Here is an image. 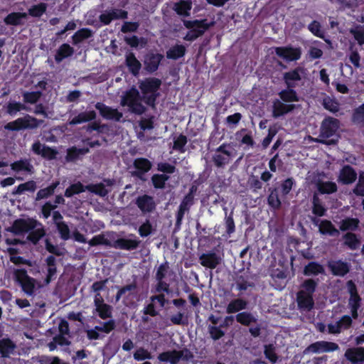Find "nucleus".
I'll list each match as a JSON object with an SVG mask.
<instances>
[{
    "label": "nucleus",
    "instance_id": "nucleus-1",
    "mask_svg": "<svg viewBox=\"0 0 364 364\" xmlns=\"http://www.w3.org/2000/svg\"><path fill=\"white\" fill-rule=\"evenodd\" d=\"M301 70L302 68L297 67L294 70L284 73L283 80L287 88L281 90L278 94L282 102H295L299 101V97L294 88L296 86L295 82L301 80L300 75Z\"/></svg>",
    "mask_w": 364,
    "mask_h": 364
},
{
    "label": "nucleus",
    "instance_id": "nucleus-2",
    "mask_svg": "<svg viewBox=\"0 0 364 364\" xmlns=\"http://www.w3.org/2000/svg\"><path fill=\"white\" fill-rule=\"evenodd\" d=\"M161 80L156 77H147L139 82V88L142 94V100L148 106L155 108L156 100L160 96L159 92Z\"/></svg>",
    "mask_w": 364,
    "mask_h": 364
},
{
    "label": "nucleus",
    "instance_id": "nucleus-3",
    "mask_svg": "<svg viewBox=\"0 0 364 364\" xmlns=\"http://www.w3.org/2000/svg\"><path fill=\"white\" fill-rule=\"evenodd\" d=\"M142 95H140L136 87L132 86L127 90L121 99V105L128 107L131 112L136 114H142L146 112V107L141 104Z\"/></svg>",
    "mask_w": 364,
    "mask_h": 364
},
{
    "label": "nucleus",
    "instance_id": "nucleus-4",
    "mask_svg": "<svg viewBox=\"0 0 364 364\" xmlns=\"http://www.w3.org/2000/svg\"><path fill=\"white\" fill-rule=\"evenodd\" d=\"M183 26L189 29L183 39L186 41H193L202 36L206 31L213 26L214 22H208L206 18L196 20H183Z\"/></svg>",
    "mask_w": 364,
    "mask_h": 364
},
{
    "label": "nucleus",
    "instance_id": "nucleus-5",
    "mask_svg": "<svg viewBox=\"0 0 364 364\" xmlns=\"http://www.w3.org/2000/svg\"><path fill=\"white\" fill-rule=\"evenodd\" d=\"M44 121L38 119L29 114L19 117L12 122H8L4 129L8 131L18 132L24 129H34L41 126Z\"/></svg>",
    "mask_w": 364,
    "mask_h": 364
},
{
    "label": "nucleus",
    "instance_id": "nucleus-6",
    "mask_svg": "<svg viewBox=\"0 0 364 364\" xmlns=\"http://www.w3.org/2000/svg\"><path fill=\"white\" fill-rule=\"evenodd\" d=\"M14 279L18 284L23 291L26 294L31 296L35 291L36 280L28 276L25 269H16L14 271Z\"/></svg>",
    "mask_w": 364,
    "mask_h": 364
},
{
    "label": "nucleus",
    "instance_id": "nucleus-7",
    "mask_svg": "<svg viewBox=\"0 0 364 364\" xmlns=\"http://www.w3.org/2000/svg\"><path fill=\"white\" fill-rule=\"evenodd\" d=\"M38 225H41V223L34 218H18L14 221L12 225L7 230L15 235H21L30 230H33V229H35Z\"/></svg>",
    "mask_w": 364,
    "mask_h": 364
},
{
    "label": "nucleus",
    "instance_id": "nucleus-8",
    "mask_svg": "<svg viewBox=\"0 0 364 364\" xmlns=\"http://www.w3.org/2000/svg\"><path fill=\"white\" fill-rule=\"evenodd\" d=\"M229 144L223 143L215 149V154L212 156V161L217 168H223L228 164L233 156L232 151L227 149Z\"/></svg>",
    "mask_w": 364,
    "mask_h": 364
},
{
    "label": "nucleus",
    "instance_id": "nucleus-9",
    "mask_svg": "<svg viewBox=\"0 0 364 364\" xmlns=\"http://www.w3.org/2000/svg\"><path fill=\"white\" fill-rule=\"evenodd\" d=\"M134 171H132V176L141 181H146L145 175L152 168V163L146 158H136L133 161Z\"/></svg>",
    "mask_w": 364,
    "mask_h": 364
},
{
    "label": "nucleus",
    "instance_id": "nucleus-10",
    "mask_svg": "<svg viewBox=\"0 0 364 364\" xmlns=\"http://www.w3.org/2000/svg\"><path fill=\"white\" fill-rule=\"evenodd\" d=\"M340 127V121L332 117H326L321 122L320 128V136L323 139H329L334 136Z\"/></svg>",
    "mask_w": 364,
    "mask_h": 364
},
{
    "label": "nucleus",
    "instance_id": "nucleus-11",
    "mask_svg": "<svg viewBox=\"0 0 364 364\" xmlns=\"http://www.w3.org/2000/svg\"><path fill=\"white\" fill-rule=\"evenodd\" d=\"M311 221L315 226H318V232L322 235L337 237L340 235L339 230L329 220H320L318 218L311 217Z\"/></svg>",
    "mask_w": 364,
    "mask_h": 364
},
{
    "label": "nucleus",
    "instance_id": "nucleus-12",
    "mask_svg": "<svg viewBox=\"0 0 364 364\" xmlns=\"http://www.w3.org/2000/svg\"><path fill=\"white\" fill-rule=\"evenodd\" d=\"M327 267L332 275L343 277L350 272L351 265L343 259H331L328 261Z\"/></svg>",
    "mask_w": 364,
    "mask_h": 364
},
{
    "label": "nucleus",
    "instance_id": "nucleus-13",
    "mask_svg": "<svg viewBox=\"0 0 364 364\" xmlns=\"http://www.w3.org/2000/svg\"><path fill=\"white\" fill-rule=\"evenodd\" d=\"M339 350V346L336 343L320 341L310 344L306 351L313 353H330Z\"/></svg>",
    "mask_w": 364,
    "mask_h": 364
},
{
    "label": "nucleus",
    "instance_id": "nucleus-14",
    "mask_svg": "<svg viewBox=\"0 0 364 364\" xmlns=\"http://www.w3.org/2000/svg\"><path fill=\"white\" fill-rule=\"evenodd\" d=\"M276 55L287 61H296L301 58V50L300 48H294L291 46L275 48Z\"/></svg>",
    "mask_w": 364,
    "mask_h": 364
},
{
    "label": "nucleus",
    "instance_id": "nucleus-15",
    "mask_svg": "<svg viewBox=\"0 0 364 364\" xmlns=\"http://www.w3.org/2000/svg\"><path fill=\"white\" fill-rule=\"evenodd\" d=\"M135 204L144 215L151 213L156 208L154 198L148 194L139 196L135 200Z\"/></svg>",
    "mask_w": 364,
    "mask_h": 364
},
{
    "label": "nucleus",
    "instance_id": "nucleus-16",
    "mask_svg": "<svg viewBox=\"0 0 364 364\" xmlns=\"http://www.w3.org/2000/svg\"><path fill=\"white\" fill-rule=\"evenodd\" d=\"M32 151L37 155H41L43 159L53 160L58 154L55 149L42 144L39 141H35L31 146Z\"/></svg>",
    "mask_w": 364,
    "mask_h": 364
},
{
    "label": "nucleus",
    "instance_id": "nucleus-17",
    "mask_svg": "<svg viewBox=\"0 0 364 364\" xmlns=\"http://www.w3.org/2000/svg\"><path fill=\"white\" fill-rule=\"evenodd\" d=\"M95 108L100 112V115L106 119L119 122L123 117L122 113L117 109L107 106L102 102H97Z\"/></svg>",
    "mask_w": 364,
    "mask_h": 364
},
{
    "label": "nucleus",
    "instance_id": "nucleus-18",
    "mask_svg": "<svg viewBox=\"0 0 364 364\" xmlns=\"http://www.w3.org/2000/svg\"><path fill=\"white\" fill-rule=\"evenodd\" d=\"M358 178L355 170L348 164L344 165L340 170L338 181L343 185L353 183Z\"/></svg>",
    "mask_w": 364,
    "mask_h": 364
},
{
    "label": "nucleus",
    "instance_id": "nucleus-19",
    "mask_svg": "<svg viewBox=\"0 0 364 364\" xmlns=\"http://www.w3.org/2000/svg\"><path fill=\"white\" fill-rule=\"evenodd\" d=\"M130 236L134 237V239L124 237L118 238L112 243V247L128 251L136 250L139 247L141 241L137 239L134 234H132Z\"/></svg>",
    "mask_w": 364,
    "mask_h": 364
},
{
    "label": "nucleus",
    "instance_id": "nucleus-20",
    "mask_svg": "<svg viewBox=\"0 0 364 364\" xmlns=\"http://www.w3.org/2000/svg\"><path fill=\"white\" fill-rule=\"evenodd\" d=\"M200 264L206 268L213 269L221 262V257L213 252L203 253L199 257Z\"/></svg>",
    "mask_w": 364,
    "mask_h": 364
},
{
    "label": "nucleus",
    "instance_id": "nucleus-21",
    "mask_svg": "<svg viewBox=\"0 0 364 364\" xmlns=\"http://www.w3.org/2000/svg\"><path fill=\"white\" fill-rule=\"evenodd\" d=\"M344 356L350 364H363L364 347L349 348L346 350Z\"/></svg>",
    "mask_w": 364,
    "mask_h": 364
},
{
    "label": "nucleus",
    "instance_id": "nucleus-22",
    "mask_svg": "<svg viewBox=\"0 0 364 364\" xmlns=\"http://www.w3.org/2000/svg\"><path fill=\"white\" fill-rule=\"evenodd\" d=\"M164 55L161 53H149L146 55L144 60L145 70L149 73L156 72L164 59Z\"/></svg>",
    "mask_w": 364,
    "mask_h": 364
},
{
    "label": "nucleus",
    "instance_id": "nucleus-23",
    "mask_svg": "<svg viewBox=\"0 0 364 364\" xmlns=\"http://www.w3.org/2000/svg\"><path fill=\"white\" fill-rule=\"evenodd\" d=\"M346 288L348 293L350 295L348 299V307L349 306H360L362 299L358 294V288L355 283L353 280H348L346 282Z\"/></svg>",
    "mask_w": 364,
    "mask_h": 364
},
{
    "label": "nucleus",
    "instance_id": "nucleus-24",
    "mask_svg": "<svg viewBox=\"0 0 364 364\" xmlns=\"http://www.w3.org/2000/svg\"><path fill=\"white\" fill-rule=\"evenodd\" d=\"M194 203V199L185 196L179 205L178 210L176 215V228H180L186 212L189 211L191 205Z\"/></svg>",
    "mask_w": 364,
    "mask_h": 364
},
{
    "label": "nucleus",
    "instance_id": "nucleus-25",
    "mask_svg": "<svg viewBox=\"0 0 364 364\" xmlns=\"http://www.w3.org/2000/svg\"><path fill=\"white\" fill-rule=\"evenodd\" d=\"M295 109L294 104H284L283 102L276 99L272 105V116L279 118Z\"/></svg>",
    "mask_w": 364,
    "mask_h": 364
},
{
    "label": "nucleus",
    "instance_id": "nucleus-26",
    "mask_svg": "<svg viewBox=\"0 0 364 364\" xmlns=\"http://www.w3.org/2000/svg\"><path fill=\"white\" fill-rule=\"evenodd\" d=\"M296 301L298 307L301 310L310 311L314 306L313 296L306 294L303 290L297 293Z\"/></svg>",
    "mask_w": 364,
    "mask_h": 364
},
{
    "label": "nucleus",
    "instance_id": "nucleus-27",
    "mask_svg": "<svg viewBox=\"0 0 364 364\" xmlns=\"http://www.w3.org/2000/svg\"><path fill=\"white\" fill-rule=\"evenodd\" d=\"M89 152V147L77 148L75 146H73L67 149L65 159L67 162H75L77 160L81 159L82 156Z\"/></svg>",
    "mask_w": 364,
    "mask_h": 364
},
{
    "label": "nucleus",
    "instance_id": "nucleus-28",
    "mask_svg": "<svg viewBox=\"0 0 364 364\" xmlns=\"http://www.w3.org/2000/svg\"><path fill=\"white\" fill-rule=\"evenodd\" d=\"M10 166L11 170L16 173L24 171L32 174L34 171L33 166L28 159H21L20 160L15 161L10 164Z\"/></svg>",
    "mask_w": 364,
    "mask_h": 364
},
{
    "label": "nucleus",
    "instance_id": "nucleus-29",
    "mask_svg": "<svg viewBox=\"0 0 364 364\" xmlns=\"http://www.w3.org/2000/svg\"><path fill=\"white\" fill-rule=\"evenodd\" d=\"M74 48L68 43H64L56 50L54 58L56 63H60L64 59L73 55Z\"/></svg>",
    "mask_w": 364,
    "mask_h": 364
},
{
    "label": "nucleus",
    "instance_id": "nucleus-30",
    "mask_svg": "<svg viewBox=\"0 0 364 364\" xmlns=\"http://www.w3.org/2000/svg\"><path fill=\"white\" fill-rule=\"evenodd\" d=\"M46 263L48 266L47 274L44 279L46 284H49L56 277L57 267H56V259L53 255H49L46 259Z\"/></svg>",
    "mask_w": 364,
    "mask_h": 364
},
{
    "label": "nucleus",
    "instance_id": "nucleus-31",
    "mask_svg": "<svg viewBox=\"0 0 364 364\" xmlns=\"http://www.w3.org/2000/svg\"><path fill=\"white\" fill-rule=\"evenodd\" d=\"M173 9L181 16L188 17L192 9L191 0H180L173 4Z\"/></svg>",
    "mask_w": 364,
    "mask_h": 364
},
{
    "label": "nucleus",
    "instance_id": "nucleus-32",
    "mask_svg": "<svg viewBox=\"0 0 364 364\" xmlns=\"http://www.w3.org/2000/svg\"><path fill=\"white\" fill-rule=\"evenodd\" d=\"M360 220L357 218L347 217L341 220L339 230L342 232H353L358 230Z\"/></svg>",
    "mask_w": 364,
    "mask_h": 364
},
{
    "label": "nucleus",
    "instance_id": "nucleus-33",
    "mask_svg": "<svg viewBox=\"0 0 364 364\" xmlns=\"http://www.w3.org/2000/svg\"><path fill=\"white\" fill-rule=\"evenodd\" d=\"M125 63L129 72L134 75L137 76L141 68V63L137 60L134 53H129L126 55Z\"/></svg>",
    "mask_w": 364,
    "mask_h": 364
},
{
    "label": "nucleus",
    "instance_id": "nucleus-34",
    "mask_svg": "<svg viewBox=\"0 0 364 364\" xmlns=\"http://www.w3.org/2000/svg\"><path fill=\"white\" fill-rule=\"evenodd\" d=\"M96 112L94 110L82 112L70 120L69 124L73 126L90 122L94 120L96 118Z\"/></svg>",
    "mask_w": 364,
    "mask_h": 364
},
{
    "label": "nucleus",
    "instance_id": "nucleus-35",
    "mask_svg": "<svg viewBox=\"0 0 364 364\" xmlns=\"http://www.w3.org/2000/svg\"><path fill=\"white\" fill-rule=\"evenodd\" d=\"M179 353L176 350H167L159 353L157 358L160 362L177 364L181 360Z\"/></svg>",
    "mask_w": 364,
    "mask_h": 364
},
{
    "label": "nucleus",
    "instance_id": "nucleus-36",
    "mask_svg": "<svg viewBox=\"0 0 364 364\" xmlns=\"http://www.w3.org/2000/svg\"><path fill=\"white\" fill-rule=\"evenodd\" d=\"M343 245L351 250H357L360 245V240L357 235L352 232H347L342 236Z\"/></svg>",
    "mask_w": 364,
    "mask_h": 364
},
{
    "label": "nucleus",
    "instance_id": "nucleus-37",
    "mask_svg": "<svg viewBox=\"0 0 364 364\" xmlns=\"http://www.w3.org/2000/svg\"><path fill=\"white\" fill-rule=\"evenodd\" d=\"M247 301L242 299H235L230 301L226 307V312L228 314L239 312L247 308Z\"/></svg>",
    "mask_w": 364,
    "mask_h": 364
},
{
    "label": "nucleus",
    "instance_id": "nucleus-38",
    "mask_svg": "<svg viewBox=\"0 0 364 364\" xmlns=\"http://www.w3.org/2000/svg\"><path fill=\"white\" fill-rule=\"evenodd\" d=\"M27 240L31 242L34 245H36L39 241L46 235V230L41 223V225H38L33 230L28 232Z\"/></svg>",
    "mask_w": 364,
    "mask_h": 364
},
{
    "label": "nucleus",
    "instance_id": "nucleus-39",
    "mask_svg": "<svg viewBox=\"0 0 364 364\" xmlns=\"http://www.w3.org/2000/svg\"><path fill=\"white\" fill-rule=\"evenodd\" d=\"M27 17L24 12H12L4 18V23L9 26H20L23 24V19Z\"/></svg>",
    "mask_w": 364,
    "mask_h": 364
},
{
    "label": "nucleus",
    "instance_id": "nucleus-40",
    "mask_svg": "<svg viewBox=\"0 0 364 364\" xmlns=\"http://www.w3.org/2000/svg\"><path fill=\"white\" fill-rule=\"evenodd\" d=\"M304 274L306 276H317L325 273L324 267L317 262H309L304 268Z\"/></svg>",
    "mask_w": 364,
    "mask_h": 364
},
{
    "label": "nucleus",
    "instance_id": "nucleus-41",
    "mask_svg": "<svg viewBox=\"0 0 364 364\" xmlns=\"http://www.w3.org/2000/svg\"><path fill=\"white\" fill-rule=\"evenodd\" d=\"M311 211L316 218L325 216L326 214L327 209L316 194H314L312 198Z\"/></svg>",
    "mask_w": 364,
    "mask_h": 364
},
{
    "label": "nucleus",
    "instance_id": "nucleus-42",
    "mask_svg": "<svg viewBox=\"0 0 364 364\" xmlns=\"http://www.w3.org/2000/svg\"><path fill=\"white\" fill-rule=\"evenodd\" d=\"M93 33L91 29L88 28H82L77 31L72 36L73 43L77 45L83 41L91 38Z\"/></svg>",
    "mask_w": 364,
    "mask_h": 364
},
{
    "label": "nucleus",
    "instance_id": "nucleus-43",
    "mask_svg": "<svg viewBox=\"0 0 364 364\" xmlns=\"http://www.w3.org/2000/svg\"><path fill=\"white\" fill-rule=\"evenodd\" d=\"M186 49L183 45H175L166 51V58L172 60H177L183 57Z\"/></svg>",
    "mask_w": 364,
    "mask_h": 364
},
{
    "label": "nucleus",
    "instance_id": "nucleus-44",
    "mask_svg": "<svg viewBox=\"0 0 364 364\" xmlns=\"http://www.w3.org/2000/svg\"><path fill=\"white\" fill-rule=\"evenodd\" d=\"M235 319L237 323L248 326L252 323H256L257 321V318L250 312L248 311H242L238 313L235 316Z\"/></svg>",
    "mask_w": 364,
    "mask_h": 364
},
{
    "label": "nucleus",
    "instance_id": "nucleus-45",
    "mask_svg": "<svg viewBox=\"0 0 364 364\" xmlns=\"http://www.w3.org/2000/svg\"><path fill=\"white\" fill-rule=\"evenodd\" d=\"M86 186L77 181L69 186L65 191L64 196L66 198H71L75 195L80 194L87 191Z\"/></svg>",
    "mask_w": 364,
    "mask_h": 364
},
{
    "label": "nucleus",
    "instance_id": "nucleus-46",
    "mask_svg": "<svg viewBox=\"0 0 364 364\" xmlns=\"http://www.w3.org/2000/svg\"><path fill=\"white\" fill-rule=\"evenodd\" d=\"M60 182L58 181L53 182L50 186L45 188L40 189L36 193V200H42L48 198V197L53 195L55 190L59 186Z\"/></svg>",
    "mask_w": 364,
    "mask_h": 364
},
{
    "label": "nucleus",
    "instance_id": "nucleus-47",
    "mask_svg": "<svg viewBox=\"0 0 364 364\" xmlns=\"http://www.w3.org/2000/svg\"><path fill=\"white\" fill-rule=\"evenodd\" d=\"M317 188L321 194H331L337 191L338 186L335 182L319 181L317 183Z\"/></svg>",
    "mask_w": 364,
    "mask_h": 364
},
{
    "label": "nucleus",
    "instance_id": "nucleus-48",
    "mask_svg": "<svg viewBox=\"0 0 364 364\" xmlns=\"http://www.w3.org/2000/svg\"><path fill=\"white\" fill-rule=\"evenodd\" d=\"M170 176L166 174L155 173L151 178V183L156 189H164L166 186V183L169 180Z\"/></svg>",
    "mask_w": 364,
    "mask_h": 364
},
{
    "label": "nucleus",
    "instance_id": "nucleus-49",
    "mask_svg": "<svg viewBox=\"0 0 364 364\" xmlns=\"http://www.w3.org/2000/svg\"><path fill=\"white\" fill-rule=\"evenodd\" d=\"M85 188H87V191L100 197H105L109 193L105 184L102 183H99L96 184H88L86 185Z\"/></svg>",
    "mask_w": 364,
    "mask_h": 364
},
{
    "label": "nucleus",
    "instance_id": "nucleus-50",
    "mask_svg": "<svg viewBox=\"0 0 364 364\" xmlns=\"http://www.w3.org/2000/svg\"><path fill=\"white\" fill-rule=\"evenodd\" d=\"M95 312L100 318L105 320L112 318V306L107 304L98 305L95 308Z\"/></svg>",
    "mask_w": 364,
    "mask_h": 364
},
{
    "label": "nucleus",
    "instance_id": "nucleus-51",
    "mask_svg": "<svg viewBox=\"0 0 364 364\" xmlns=\"http://www.w3.org/2000/svg\"><path fill=\"white\" fill-rule=\"evenodd\" d=\"M269 194L267 197V203L274 210H278L281 207V200L279 197L278 191L277 188L269 189Z\"/></svg>",
    "mask_w": 364,
    "mask_h": 364
},
{
    "label": "nucleus",
    "instance_id": "nucleus-52",
    "mask_svg": "<svg viewBox=\"0 0 364 364\" xmlns=\"http://www.w3.org/2000/svg\"><path fill=\"white\" fill-rule=\"evenodd\" d=\"M47 7L46 3L41 2L31 6L28 10V14L32 17L40 18L46 13Z\"/></svg>",
    "mask_w": 364,
    "mask_h": 364
},
{
    "label": "nucleus",
    "instance_id": "nucleus-53",
    "mask_svg": "<svg viewBox=\"0 0 364 364\" xmlns=\"http://www.w3.org/2000/svg\"><path fill=\"white\" fill-rule=\"evenodd\" d=\"M101 326H95L93 330H95L96 332H102L107 334H109L116 328V322L114 319H109L105 322H101Z\"/></svg>",
    "mask_w": 364,
    "mask_h": 364
},
{
    "label": "nucleus",
    "instance_id": "nucleus-54",
    "mask_svg": "<svg viewBox=\"0 0 364 364\" xmlns=\"http://www.w3.org/2000/svg\"><path fill=\"white\" fill-rule=\"evenodd\" d=\"M351 120L357 125L364 124V103L356 107L353 112Z\"/></svg>",
    "mask_w": 364,
    "mask_h": 364
},
{
    "label": "nucleus",
    "instance_id": "nucleus-55",
    "mask_svg": "<svg viewBox=\"0 0 364 364\" xmlns=\"http://www.w3.org/2000/svg\"><path fill=\"white\" fill-rule=\"evenodd\" d=\"M88 243L92 247L98 246V245H105L107 247H112V243L102 233L95 235L88 242Z\"/></svg>",
    "mask_w": 364,
    "mask_h": 364
},
{
    "label": "nucleus",
    "instance_id": "nucleus-56",
    "mask_svg": "<svg viewBox=\"0 0 364 364\" xmlns=\"http://www.w3.org/2000/svg\"><path fill=\"white\" fill-rule=\"evenodd\" d=\"M15 346L9 338H4L0 340V354L3 357H6L12 352Z\"/></svg>",
    "mask_w": 364,
    "mask_h": 364
},
{
    "label": "nucleus",
    "instance_id": "nucleus-57",
    "mask_svg": "<svg viewBox=\"0 0 364 364\" xmlns=\"http://www.w3.org/2000/svg\"><path fill=\"white\" fill-rule=\"evenodd\" d=\"M21 110H28V107L19 102H9L6 105V112L11 116H14Z\"/></svg>",
    "mask_w": 364,
    "mask_h": 364
},
{
    "label": "nucleus",
    "instance_id": "nucleus-58",
    "mask_svg": "<svg viewBox=\"0 0 364 364\" xmlns=\"http://www.w3.org/2000/svg\"><path fill=\"white\" fill-rule=\"evenodd\" d=\"M64 334H58L53 338V341L49 343V348L50 350H53L57 346H69L70 342L65 337Z\"/></svg>",
    "mask_w": 364,
    "mask_h": 364
},
{
    "label": "nucleus",
    "instance_id": "nucleus-59",
    "mask_svg": "<svg viewBox=\"0 0 364 364\" xmlns=\"http://www.w3.org/2000/svg\"><path fill=\"white\" fill-rule=\"evenodd\" d=\"M308 29L316 37L323 39L326 42H328L326 39H325V35L323 31L321 30V26L320 23L317 21H311L309 26Z\"/></svg>",
    "mask_w": 364,
    "mask_h": 364
},
{
    "label": "nucleus",
    "instance_id": "nucleus-60",
    "mask_svg": "<svg viewBox=\"0 0 364 364\" xmlns=\"http://www.w3.org/2000/svg\"><path fill=\"white\" fill-rule=\"evenodd\" d=\"M56 228L59 233L60 237L63 240H68L70 238V230L68 224L63 221L58 223Z\"/></svg>",
    "mask_w": 364,
    "mask_h": 364
},
{
    "label": "nucleus",
    "instance_id": "nucleus-61",
    "mask_svg": "<svg viewBox=\"0 0 364 364\" xmlns=\"http://www.w3.org/2000/svg\"><path fill=\"white\" fill-rule=\"evenodd\" d=\"M41 91L25 92L23 93V100L25 103L35 104L41 98Z\"/></svg>",
    "mask_w": 364,
    "mask_h": 364
},
{
    "label": "nucleus",
    "instance_id": "nucleus-62",
    "mask_svg": "<svg viewBox=\"0 0 364 364\" xmlns=\"http://www.w3.org/2000/svg\"><path fill=\"white\" fill-rule=\"evenodd\" d=\"M187 144L186 136L181 134L173 141V149L181 153L186 151L185 146Z\"/></svg>",
    "mask_w": 364,
    "mask_h": 364
},
{
    "label": "nucleus",
    "instance_id": "nucleus-63",
    "mask_svg": "<svg viewBox=\"0 0 364 364\" xmlns=\"http://www.w3.org/2000/svg\"><path fill=\"white\" fill-rule=\"evenodd\" d=\"M353 193L357 196L364 197V172L359 173L358 181L353 189Z\"/></svg>",
    "mask_w": 364,
    "mask_h": 364
},
{
    "label": "nucleus",
    "instance_id": "nucleus-64",
    "mask_svg": "<svg viewBox=\"0 0 364 364\" xmlns=\"http://www.w3.org/2000/svg\"><path fill=\"white\" fill-rule=\"evenodd\" d=\"M350 33L359 45L364 44V26H357L355 28L350 30Z\"/></svg>",
    "mask_w": 364,
    "mask_h": 364
}]
</instances>
